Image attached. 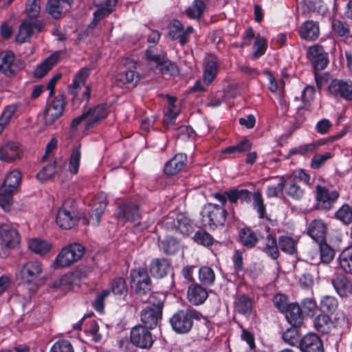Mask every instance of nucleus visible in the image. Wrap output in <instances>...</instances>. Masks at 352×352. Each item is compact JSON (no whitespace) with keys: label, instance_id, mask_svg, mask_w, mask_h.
I'll return each instance as SVG.
<instances>
[{"label":"nucleus","instance_id":"20","mask_svg":"<svg viewBox=\"0 0 352 352\" xmlns=\"http://www.w3.org/2000/svg\"><path fill=\"white\" fill-rule=\"evenodd\" d=\"M327 226L321 219L313 220L307 229L309 236L318 243L325 241Z\"/></svg>","mask_w":352,"mask_h":352},{"label":"nucleus","instance_id":"31","mask_svg":"<svg viewBox=\"0 0 352 352\" xmlns=\"http://www.w3.org/2000/svg\"><path fill=\"white\" fill-rule=\"evenodd\" d=\"M299 33L302 39L314 41L319 36V25L314 21H307L302 24Z\"/></svg>","mask_w":352,"mask_h":352},{"label":"nucleus","instance_id":"10","mask_svg":"<svg viewBox=\"0 0 352 352\" xmlns=\"http://www.w3.org/2000/svg\"><path fill=\"white\" fill-rule=\"evenodd\" d=\"M340 193L336 190H329L325 186L317 185L316 186V201L317 207L319 209L329 210L331 209L338 199Z\"/></svg>","mask_w":352,"mask_h":352},{"label":"nucleus","instance_id":"7","mask_svg":"<svg viewBox=\"0 0 352 352\" xmlns=\"http://www.w3.org/2000/svg\"><path fill=\"white\" fill-rule=\"evenodd\" d=\"M226 210L217 204H208L203 210L204 221L212 229L223 226L226 221Z\"/></svg>","mask_w":352,"mask_h":352},{"label":"nucleus","instance_id":"38","mask_svg":"<svg viewBox=\"0 0 352 352\" xmlns=\"http://www.w3.org/2000/svg\"><path fill=\"white\" fill-rule=\"evenodd\" d=\"M262 251L273 260H276L280 255L276 239L272 234H268L265 240Z\"/></svg>","mask_w":352,"mask_h":352},{"label":"nucleus","instance_id":"1","mask_svg":"<svg viewBox=\"0 0 352 352\" xmlns=\"http://www.w3.org/2000/svg\"><path fill=\"white\" fill-rule=\"evenodd\" d=\"M43 274V265L37 260H30L19 266L22 283L28 286L30 295L38 288Z\"/></svg>","mask_w":352,"mask_h":352},{"label":"nucleus","instance_id":"50","mask_svg":"<svg viewBox=\"0 0 352 352\" xmlns=\"http://www.w3.org/2000/svg\"><path fill=\"white\" fill-rule=\"evenodd\" d=\"M335 217L344 225L352 223V208L348 204L342 205L335 213Z\"/></svg>","mask_w":352,"mask_h":352},{"label":"nucleus","instance_id":"22","mask_svg":"<svg viewBox=\"0 0 352 352\" xmlns=\"http://www.w3.org/2000/svg\"><path fill=\"white\" fill-rule=\"evenodd\" d=\"M186 162L187 156L185 154L177 153L165 164L164 171L168 175H175L182 170Z\"/></svg>","mask_w":352,"mask_h":352},{"label":"nucleus","instance_id":"54","mask_svg":"<svg viewBox=\"0 0 352 352\" xmlns=\"http://www.w3.org/2000/svg\"><path fill=\"white\" fill-rule=\"evenodd\" d=\"M253 197V207L258 214V217L261 219L267 218L266 214L265 206L264 205L263 199L262 195L259 191L254 192L252 195Z\"/></svg>","mask_w":352,"mask_h":352},{"label":"nucleus","instance_id":"18","mask_svg":"<svg viewBox=\"0 0 352 352\" xmlns=\"http://www.w3.org/2000/svg\"><path fill=\"white\" fill-rule=\"evenodd\" d=\"M219 71V59L214 56H209L205 60L203 80L210 85L217 77Z\"/></svg>","mask_w":352,"mask_h":352},{"label":"nucleus","instance_id":"37","mask_svg":"<svg viewBox=\"0 0 352 352\" xmlns=\"http://www.w3.org/2000/svg\"><path fill=\"white\" fill-rule=\"evenodd\" d=\"M37 28L38 25L36 23H30L28 21L22 22L19 26V32L16 36V41L20 43L26 42L30 38L33 33L34 28Z\"/></svg>","mask_w":352,"mask_h":352},{"label":"nucleus","instance_id":"56","mask_svg":"<svg viewBox=\"0 0 352 352\" xmlns=\"http://www.w3.org/2000/svg\"><path fill=\"white\" fill-rule=\"evenodd\" d=\"M41 10V0H27L25 12L30 19H36Z\"/></svg>","mask_w":352,"mask_h":352},{"label":"nucleus","instance_id":"58","mask_svg":"<svg viewBox=\"0 0 352 352\" xmlns=\"http://www.w3.org/2000/svg\"><path fill=\"white\" fill-rule=\"evenodd\" d=\"M301 304L304 311L308 316L313 317L316 314L318 305L314 298H304Z\"/></svg>","mask_w":352,"mask_h":352},{"label":"nucleus","instance_id":"47","mask_svg":"<svg viewBox=\"0 0 352 352\" xmlns=\"http://www.w3.org/2000/svg\"><path fill=\"white\" fill-rule=\"evenodd\" d=\"M81 159V145L76 146L72 150L69 162V170L75 175L78 173Z\"/></svg>","mask_w":352,"mask_h":352},{"label":"nucleus","instance_id":"14","mask_svg":"<svg viewBox=\"0 0 352 352\" xmlns=\"http://www.w3.org/2000/svg\"><path fill=\"white\" fill-rule=\"evenodd\" d=\"M19 243L17 231L10 225L3 223L0 226V245L8 248H14Z\"/></svg>","mask_w":352,"mask_h":352},{"label":"nucleus","instance_id":"48","mask_svg":"<svg viewBox=\"0 0 352 352\" xmlns=\"http://www.w3.org/2000/svg\"><path fill=\"white\" fill-rule=\"evenodd\" d=\"M318 243L321 262L324 264L330 263L335 256L334 250L325 241Z\"/></svg>","mask_w":352,"mask_h":352},{"label":"nucleus","instance_id":"13","mask_svg":"<svg viewBox=\"0 0 352 352\" xmlns=\"http://www.w3.org/2000/svg\"><path fill=\"white\" fill-rule=\"evenodd\" d=\"M307 57L311 61L315 70L324 69L328 63V54L326 53L320 45H314L310 47L307 51Z\"/></svg>","mask_w":352,"mask_h":352},{"label":"nucleus","instance_id":"61","mask_svg":"<svg viewBox=\"0 0 352 352\" xmlns=\"http://www.w3.org/2000/svg\"><path fill=\"white\" fill-rule=\"evenodd\" d=\"M55 166L56 162H54L52 164L43 167L42 170L37 173V179L43 182L50 179L55 174Z\"/></svg>","mask_w":352,"mask_h":352},{"label":"nucleus","instance_id":"57","mask_svg":"<svg viewBox=\"0 0 352 352\" xmlns=\"http://www.w3.org/2000/svg\"><path fill=\"white\" fill-rule=\"evenodd\" d=\"M286 192L294 199H300L304 196L305 190L296 182H291L286 186Z\"/></svg>","mask_w":352,"mask_h":352},{"label":"nucleus","instance_id":"59","mask_svg":"<svg viewBox=\"0 0 352 352\" xmlns=\"http://www.w3.org/2000/svg\"><path fill=\"white\" fill-rule=\"evenodd\" d=\"M115 6H97L99 8L94 13V19L93 23L96 25L100 20L109 15L113 12V8Z\"/></svg>","mask_w":352,"mask_h":352},{"label":"nucleus","instance_id":"29","mask_svg":"<svg viewBox=\"0 0 352 352\" xmlns=\"http://www.w3.org/2000/svg\"><path fill=\"white\" fill-rule=\"evenodd\" d=\"M14 59V55L11 51L0 53V72L8 76L14 75L16 72Z\"/></svg>","mask_w":352,"mask_h":352},{"label":"nucleus","instance_id":"46","mask_svg":"<svg viewBox=\"0 0 352 352\" xmlns=\"http://www.w3.org/2000/svg\"><path fill=\"white\" fill-rule=\"evenodd\" d=\"M300 327L292 326L284 331L282 335L284 342L292 346H295L298 344L300 345L301 340L300 333L298 329Z\"/></svg>","mask_w":352,"mask_h":352},{"label":"nucleus","instance_id":"49","mask_svg":"<svg viewBox=\"0 0 352 352\" xmlns=\"http://www.w3.org/2000/svg\"><path fill=\"white\" fill-rule=\"evenodd\" d=\"M331 324V319L329 314L321 313L314 319V326L318 331L327 333Z\"/></svg>","mask_w":352,"mask_h":352},{"label":"nucleus","instance_id":"42","mask_svg":"<svg viewBox=\"0 0 352 352\" xmlns=\"http://www.w3.org/2000/svg\"><path fill=\"white\" fill-rule=\"evenodd\" d=\"M160 247L166 254H174L179 250V243L176 239L166 236L163 239L159 237Z\"/></svg>","mask_w":352,"mask_h":352},{"label":"nucleus","instance_id":"43","mask_svg":"<svg viewBox=\"0 0 352 352\" xmlns=\"http://www.w3.org/2000/svg\"><path fill=\"white\" fill-rule=\"evenodd\" d=\"M110 292H112L115 296H126L128 294V287L125 280L123 278H115L110 283Z\"/></svg>","mask_w":352,"mask_h":352},{"label":"nucleus","instance_id":"34","mask_svg":"<svg viewBox=\"0 0 352 352\" xmlns=\"http://www.w3.org/2000/svg\"><path fill=\"white\" fill-rule=\"evenodd\" d=\"M241 244L247 248H252L258 241V234L249 228H242L239 233Z\"/></svg>","mask_w":352,"mask_h":352},{"label":"nucleus","instance_id":"15","mask_svg":"<svg viewBox=\"0 0 352 352\" xmlns=\"http://www.w3.org/2000/svg\"><path fill=\"white\" fill-rule=\"evenodd\" d=\"M116 217L124 221H135L140 218V212L138 205L128 203L120 206L116 212Z\"/></svg>","mask_w":352,"mask_h":352},{"label":"nucleus","instance_id":"39","mask_svg":"<svg viewBox=\"0 0 352 352\" xmlns=\"http://www.w3.org/2000/svg\"><path fill=\"white\" fill-rule=\"evenodd\" d=\"M28 246L30 251L38 255H44L51 249V245L47 241L37 238L30 239Z\"/></svg>","mask_w":352,"mask_h":352},{"label":"nucleus","instance_id":"32","mask_svg":"<svg viewBox=\"0 0 352 352\" xmlns=\"http://www.w3.org/2000/svg\"><path fill=\"white\" fill-rule=\"evenodd\" d=\"M168 29V34L173 40H179L182 45H184L188 42V38L184 35V26L179 21L176 19L171 21Z\"/></svg>","mask_w":352,"mask_h":352},{"label":"nucleus","instance_id":"28","mask_svg":"<svg viewBox=\"0 0 352 352\" xmlns=\"http://www.w3.org/2000/svg\"><path fill=\"white\" fill-rule=\"evenodd\" d=\"M234 307L239 314L250 316L253 309V300L246 294L239 295L235 298Z\"/></svg>","mask_w":352,"mask_h":352},{"label":"nucleus","instance_id":"2","mask_svg":"<svg viewBox=\"0 0 352 352\" xmlns=\"http://www.w3.org/2000/svg\"><path fill=\"white\" fill-rule=\"evenodd\" d=\"M154 298V295L149 296L148 302L150 305L143 308L140 314L142 325L151 329L155 328L162 320L164 307L162 301L155 302Z\"/></svg>","mask_w":352,"mask_h":352},{"label":"nucleus","instance_id":"30","mask_svg":"<svg viewBox=\"0 0 352 352\" xmlns=\"http://www.w3.org/2000/svg\"><path fill=\"white\" fill-rule=\"evenodd\" d=\"M90 75V69L89 67H82L76 74L72 84L69 87V91L74 98L77 94L81 87L85 85L87 78Z\"/></svg>","mask_w":352,"mask_h":352},{"label":"nucleus","instance_id":"16","mask_svg":"<svg viewBox=\"0 0 352 352\" xmlns=\"http://www.w3.org/2000/svg\"><path fill=\"white\" fill-rule=\"evenodd\" d=\"M299 348L302 352H324L322 341L315 333H308L302 337Z\"/></svg>","mask_w":352,"mask_h":352},{"label":"nucleus","instance_id":"52","mask_svg":"<svg viewBox=\"0 0 352 352\" xmlns=\"http://www.w3.org/2000/svg\"><path fill=\"white\" fill-rule=\"evenodd\" d=\"M157 69L162 75L175 76L179 74L177 65L175 63L169 60L167 58L159 65Z\"/></svg>","mask_w":352,"mask_h":352},{"label":"nucleus","instance_id":"33","mask_svg":"<svg viewBox=\"0 0 352 352\" xmlns=\"http://www.w3.org/2000/svg\"><path fill=\"white\" fill-rule=\"evenodd\" d=\"M339 266L346 274L352 276V246L344 249L338 257Z\"/></svg>","mask_w":352,"mask_h":352},{"label":"nucleus","instance_id":"62","mask_svg":"<svg viewBox=\"0 0 352 352\" xmlns=\"http://www.w3.org/2000/svg\"><path fill=\"white\" fill-rule=\"evenodd\" d=\"M251 148V143L247 140H243L236 145L227 147L223 152L226 153H239L248 151Z\"/></svg>","mask_w":352,"mask_h":352},{"label":"nucleus","instance_id":"26","mask_svg":"<svg viewBox=\"0 0 352 352\" xmlns=\"http://www.w3.org/2000/svg\"><path fill=\"white\" fill-rule=\"evenodd\" d=\"M87 123L86 128L89 129L94 124L105 118L109 114V108L106 104H98L86 111Z\"/></svg>","mask_w":352,"mask_h":352},{"label":"nucleus","instance_id":"27","mask_svg":"<svg viewBox=\"0 0 352 352\" xmlns=\"http://www.w3.org/2000/svg\"><path fill=\"white\" fill-rule=\"evenodd\" d=\"M140 80V74L134 70H126L115 76L114 83L118 87L135 86Z\"/></svg>","mask_w":352,"mask_h":352},{"label":"nucleus","instance_id":"11","mask_svg":"<svg viewBox=\"0 0 352 352\" xmlns=\"http://www.w3.org/2000/svg\"><path fill=\"white\" fill-rule=\"evenodd\" d=\"M328 91L336 98L352 100V81L333 80L328 87Z\"/></svg>","mask_w":352,"mask_h":352},{"label":"nucleus","instance_id":"40","mask_svg":"<svg viewBox=\"0 0 352 352\" xmlns=\"http://www.w3.org/2000/svg\"><path fill=\"white\" fill-rule=\"evenodd\" d=\"M298 240L289 236L282 235L278 238V246L286 254L293 255L297 252Z\"/></svg>","mask_w":352,"mask_h":352},{"label":"nucleus","instance_id":"8","mask_svg":"<svg viewBox=\"0 0 352 352\" xmlns=\"http://www.w3.org/2000/svg\"><path fill=\"white\" fill-rule=\"evenodd\" d=\"M131 286L137 294H146L152 289V281L147 272L144 268L133 270L130 274Z\"/></svg>","mask_w":352,"mask_h":352},{"label":"nucleus","instance_id":"64","mask_svg":"<svg viewBox=\"0 0 352 352\" xmlns=\"http://www.w3.org/2000/svg\"><path fill=\"white\" fill-rule=\"evenodd\" d=\"M330 158H331V154L330 152L316 155L311 160V167L314 169H318L321 168L326 161Z\"/></svg>","mask_w":352,"mask_h":352},{"label":"nucleus","instance_id":"53","mask_svg":"<svg viewBox=\"0 0 352 352\" xmlns=\"http://www.w3.org/2000/svg\"><path fill=\"white\" fill-rule=\"evenodd\" d=\"M205 9L206 5L202 0H195L186 12L189 18L195 19L201 17Z\"/></svg>","mask_w":352,"mask_h":352},{"label":"nucleus","instance_id":"41","mask_svg":"<svg viewBox=\"0 0 352 352\" xmlns=\"http://www.w3.org/2000/svg\"><path fill=\"white\" fill-rule=\"evenodd\" d=\"M338 300L335 296H324L320 302V309L321 312L327 314H333L338 308Z\"/></svg>","mask_w":352,"mask_h":352},{"label":"nucleus","instance_id":"60","mask_svg":"<svg viewBox=\"0 0 352 352\" xmlns=\"http://www.w3.org/2000/svg\"><path fill=\"white\" fill-rule=\"evenodd\" d=\"M194 240L204 246H210L214 241L212 236L204 230L197 231L194 236Z\"/></svg>","mask_w":352,"mask_h":352},{"label":"nucleus","instance_id":"4","mask_svg":"<svg viewBox=\"0 0 352 352\" xmlns=\"http://www.w3.org/2000/svg\"><path fill=\"white\" fill-rule=\"evenodd\" d=\"M76 212V204L74 199H66L58 210L56 218L57 225L65 230L73 228L78 221Z\"/></svg>","mask_w":352,"mask_h":352},{"label":"nucleus","instance_id":"19","mask_svg":"<svg viewBox=\"0 0 352 352\" xmlns=\"http://www.w3.org/2000/svg\"><path fill=\"white\" fill-rule=\"evenodd\" d=\"M73 0H49L46 6L47 12L55 19L60 18L63 12L68 11Z\"/></svg>","mask_w":352,"mask_h":352},{"label":"nucleus","instance_id":"25","mask_svg":"<svg viewBox=\"0 0 352 352\" xmlns=\"http://www.w3.org/2000/svg\"><path fill=\"white\" fill-rule=\"evenodd\" d=\"M336 292L342 297L352 294V282L344 274H339L331 280Z\"/></svg>","mask_w":352,"mask_h":352},{"label":"nucleus","instance_id":"21","mask_svg":"<svg viewBox=\"0 0 352 352\" xmlns=\"http://www.w3.org/2000/svg\"><path fill=\"white\" fill-rule=\"evenodd\" d=\"M287 322L294 327H301L303 324L304 318L302 309L298 303H290L283 312Z\"/></svg>","mask_w":352,"mask_h":352},{"label":"nucleus","instance_id":"12","mask_svg":"<svg viewBox=\"0 0 352 352\" xmlns=\"http://www.w3.org/2000/svg\"><path fill=\"white\" fill-rule=\"evenodd\" d=\"M65 104V102L63 95H58L55 97L44 113L45 122L47 124H53L62 115Z\"/></svg>","mask_w":352,"mask_h":352},{"label":"nucleus","instance_id":"51","mask_svg":"<svg viewBox=\"0 0 352 352\" xmlns=\"http://www.w3.org/2000/svg\"><path fill=\"white\" fill-rule=\"evenodd\" d=\"M199 279L202 285L205 286H211L214 284L215 274L211 267L204 266L199 270Z\"/></svg>","mask_w":352,"mask_h":352},{"label":"nucleus","instance_id":"55","mask_svg":"<svg viewBox=\"0 0 352 352\" xmlns=\"http://www.w3.org/2000/svg\"><path fill=\"white\" fill-rule=\"evenodd\" d=\"M49 352H75L70 341L65 339L56 341L50 347Z\"/></svg>","mask_w":352,"mask_h":352},{"label":"nucleus","instance_id":"6","mask_svg":"<svg viewBox=\"0 0 352 352\" xmlns=\"http://www.w3.org/2000/svg\"><path fill=\"white\" fill-rule=\"evenodd\" d=\"M162 225L167 230H175L184 235L192 230L190 220L183 213L170 212L163 219Z\"/></svg>","mask_w":352,"mask_h":352},{"label":"nucleus","instance_id":"3","mask_svg":"<svg viewBox=\"0 0 352 352\" xmlns=\"http://www.w3.org/2000/svg\"><path fill=\"white\" fill-rule=\"evenodd\" d=\"M85 248L78 243H74L64 247L56 256L54 265L56 267H67L82 258Z\"/></svg>","mask_w":352,"mask_h":352},{"label":"nucleus","instance_id":"23","mask_svg":"<svg viewBox=\"0 0 352 352\" xmlns=\"http://www.w3.org/2000/svg\"><path fill=\"white\" fill-rule=\"evenodd\" d=\"M208 292L201 285L195 283L188 287V299L192 305H199L204 303L208 298Z\"/></svg>","mask_w":352,"mask_h":352},{"label":"nucleus","instance_id":"24","mask_svg":"<svg viewBox=\"0 0 352 352\" xmlns=\"http://www.w3.org/2000/svg\"><path fill=\"white\" fill-rule=\"evenodd\" d=\"M22 149L16 142H10L0 148V160L6 162H12L21 157Z\"/></svg>","mask_w":352,"mask_h":352},{"label":"nucleus","instance_id":"45","mask_svg":"<svg viewBox=\"0 0 352 352\" xmlns=\"http://www.w3.org/2000/svg\"><path fill=\"white\" fill-rule=\"evenodd\" d=\"M107 206V203L104 200H101L98 203V206L93 210L89 215V220L83 219V223L85 225L91 223L94 226H98L100 221L101 216L102 215Z\"/></svg>","mask_w":352,"mask_h":352},{"label":"nucleus","instance_id":"9","mask_svg":"<svg viewBox=\"0 0 352 352\" xmlns=\"http://www.w3.org/2000/svg\"><path fill=\"white\" fill-rule=\"evenodd\" d=\"M150 330L151 329H148L142 324H138L133 327L130 333L131 343L141 349H151L153 344L154 340Z\"/></svg>","mask_w":352,"mask_h":352},{"label":"nucleus","instance_id":"63","mask_svg":"<svg viewBox=\"0 0 352 352\" xmlns=\"http://www.w3.org/2000/svg\"><path fill=\"white\" fill-rule=\"evenodd\" d=\"M267 41L264 38L256 36L254 44L253 57L256 59L265 54L266 50Z\"/></svg>","mask_w":352,"mask_h":352},{"label":"nucleus","instance_id":"36","mask_svg":"<svg viewBox=\"0 0 352 352\" xmlns=\"http://www.w3.org/2000/svg\"><path fill=\"white\" fill-rule=\"evenodd\" d=\"M228 201L236 204L238 200L241 202H248L250 200L251 192L247 189L232 188L226 191Z\"/></svg>","mask_w":352,"mask_h":352},{"label":"nucleus","instance_id":"5","mask_svg":"<svg viewBox=\"0 0 352 352\" xmlns=\"http://www.w3.org/2000/svg\"><path fill=\"white\" fill-rule=\"evenodd\" d=\"M195 317V311L193 310H179L170 318V323L175 332L186 333L192 329Z\"/></svg>","mask_w":352,"mask_h":352},{"label":"nucleus","instance_id":"17","mask_svg":"<svg viewBox=\"0 0 352 352\" xmlns=\"http://www.w3.org/2000/svg\"><path fill=\"white\" fill-rule=\"evenodd\" d=\"M171 270L170 262L164 258H154L149 265V271L153 277L162 278Z\"/></svg>","mask_w":352,"mask_h":352},{"label":"nucleus","instance_id":"35","mask_svg":"<svg viewBox=\"0 0 352 352\" xmlns=\"http://www.w3.org/2000/svg\"><path fill=\"white\" fill-rule=\"evenodd\" d=\"M21 173L16 170L10 172L5 177L1 191H8L13 192L21 182Z\"/></svg>","mask_w":352,"mask_h":352},{"label":"nucleus","instance_id":"44","mask_svg":"<svg viewBox=\"0 0 352 352\" xmlns=\"http://www.w3.org/2000/svg\"><path fill=\"white\" fill-rule=\"evenodd\" d=\"M56 56H50L45 59L41 64L37 66L34 72V76L36 78H41L45 76L50 70L52 69L53 66L56 62Z\"/></svg>","mask_w":352,"mask_h":352}]
</instances>
